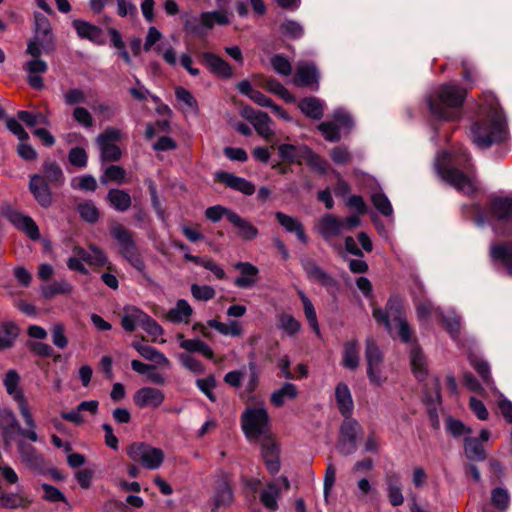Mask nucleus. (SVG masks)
I'll list each match as a JSON object with an SVG mask.
<instances>
[{"mask_svg": "<svg viewBox=\"0 0 512 512\" xmlns=\"http://www.w3.org/2000/svg\"><path fill=\"white\" fill-rule=\"evenodd\" d=\"M434 167L442 181L463 194L471 195L479 188L471 155L462 146L438 152Z\"/></svg>", "mask_w": 512, "mask_h": 512, "instance_id": "f257e3e1", "label": "nucleus"}, {"mask_svg": "<svg viewBox=\"0 0 512 512\" xmlns=\"http://www.w3.org/2000/svg\"><path fill=\"white\" fill-rule=\"evenodd\" d=\"M372 315L377 322L383 324L393 339L399 338L403 343L411 341L412 329L407 322L403 301L399 296H390L384 309L374 307Z\"/></svg>", "mask_w": 512, "mask_h": 512, "instance_id": "f03ea898", "label": "nucleus"}, {"mask_svg": "<svg viewBox=\"0 0 512 512\" xmlns=\"http://www.w3.org/2000/svg\"><path fill=\"white\" fill-rule=\"evenodd\" d=\"M466 96V89L452 83L444 84L437 98L429 97V111L436 119L455 121L461 116Z\"/></svg>", "mask_w": 512, "mask_h": 512, "instance_id": "7ed1b4c3", "label": "nucleus"}, {"mask_svg": "<svg viewBox=\"0 0 512 512\" xmlns=\"http://www.w3.org/2000/svg\"><path fill=\"white\" fill-rule=\"evenodd\" d=\"M20 379L19 373L15 369H10L4 375L3 385L7 394L17 403L20 415L28 427L27 430L21 431L23 436L31 442H37L39 437L36 432V421L20 387Z\"/></svg>", "mask_w": 512, "mask_h": 512, "instance_id": "20e7f679", "label": "nucleus"}, {"mask_svg": "<svg viewBox=\"0 0 512 512\" xmlns=\"http://www.w3.org/2000/svg\"><path fill=\"white\" fill-rule=\"evenodd\" d=\"M241 428L249 441H257L269 431V415L263 405L247 407L241 415Z\"/></svg>", "mask_w": 512, "mask_h": 512, "instance_id": "39448f33", "label": "nucleus"}, {"mask_svg": "<svg viewBox=\"0 0 512 512\" xmlns=\"http://www.w3.org/2000/svg\"><path fill=\"white\" fill-rule=\"evenodd\" d=\"M110 234L118 243L121 256L137 271L143 273L145 263L136 247L131 232L122 225H115L111 228Z\"/></svg>", "mask_w": 512, "mask_h": 512, "instance_id": "423d86ee", "label": "nucleus"}, {"mask_svg": "<svg viewBox=\"0 0 512 512\" xmlns=\"http://www.w3.org/2000/svg\"><path fill=\"white\" fill-rule=\"evenodd\" d=\"M425 316L439 318L452 339L459 342L461 318L454 309L434 308L430 302L418 303V320Z\"/></svg>", "mask_w": 512, "mask_h": 512, "instance_id": "0eeeda50", "label": "nucleus"}, {"mask_svg": "<svg viewBox=\"0 0 512 512\" xmlns=\"http://www.w3.org/2000/svg\"><path fill=\"white\" fill-rule=\"evenodd\" d=\"M127 455L136 463L149 470L158 469L164 461V452L144 442H134L127 448Z\"/></svg>", "mask_w": 512, "mask_h": 512, "instance_id": "6e6552de", "label": "nucleus"}, {"mask_svg": "<svg viewBox=\"0 0 512 512\" xmlns=\"http://www.w3.org/2000/svg\"><path fill=\"white\" fill-rule=\"evenodd\" d=\"M420 381L425 382L423 385V401L428 404L431 417H434L436 416V405L441 401L438 379L428 374L427 370L424 368L422 357L418 353V382Z\"/></svg>", "mask_w": 512, "mask_h": 512, "instance_id": "1a4fd4ad", "label": "nucleus"}, {"mask_svg": "<svg viewBox=\"0 0 512 512\" xmlns=\"http://www.w3.org/2000/svg\"><path fill=\"white\" fill-rule=\"evenodd\" d=\"M481 110L483 114H485V118L489 123L487 128H507V117L506 114L501 107L499 100L497 97L488 93L484 95V100L481 106ZM470 128H483L478 122L473 123Z\"/></svg>", "mask_w": 512, "mask_h": 512, "instance_id": "9d476101", "label": "nucleus"}, {"mask_svg": "<svg viewBox=\"0 0 512 512\" xmlns=\"http://www.w3.org/2000/svg\"><path fill=\"white\" fill-rule=\"evenodd\" d=\"M362 433L360 424L351 417H346L340 427V439L337 449L340 454L347 456L357 449V436Z\"/></svg>", "mask_w": 512, "mask_h": 512, "instance_id": "9b49d317", "label": "nucleus"}, {"mask_svg": "<svg viewBox=\"0 0 512 512\" xmlns=\"http://www.w3.org/2000/svg\"><path fill=\"white\" fill-rule=\"evenodd\" d=\"M1 214L8 219L16 228L25 232L31 240H39L40 231L36 222L28 215H25L12 206L2 208Z\"/></svg>", "mask_w": 512, "mask_h": 512, "instance_id": "f8f14e48", "label": "nucleus"}, {"mask_svg": "<svg viewBox=\"0 0 512 512\" xmlns=\"http://www.w3.org/2000/svg\"><path fill=\"white\" fill-rule=\"evenodd\" d=\"M282 488L284 490H288L290 488V482L288 478L284 476L280 477L279 480L267 483L265 488L260 492V502L267 510L276 511L278 509V500L280 498Z\"/></svg>", "mask_w": 512, "mask_h": 512, "instance_id": "ddd939ff", "label": "nucleus"}, {"mask_svg": "<svg viewBox=\"0 0 512 512\" xmlns=\"http://www.w3.org/2000/svg\"><path fill=\"white\" fill-rule=\"evenodd\" d=\"M469 138L479 149H488L505 143L509 139L508 130H470Z\"/></svg>", "mask_w": 512, "mask_h": 512, "instance_id": "4468645a", "label": "nucleus"}, {"mask_svg": "<svg viewBox=\"0 0 512 512\" xmlns=\"http://www.w3.org/2000/svg\"><path fill=\"white\" fill-rule=\"evenodd\" d=\"M293 83L299 87H307L312 91L319 89V71L314 63L299 62L296 67Z\"/></svg>", "mask_w": 512, "mask_h": 512, "instance_id": "2eb2a0df", "label": "nucleus"}, {"mask_svg": "<svg viewBox=\"0 0 512 512\" xmlns=\"http://www.w3.org/2000/svg\"><path fill=\"white\" fill-rule=\"evenodd\" d=\"M118 130H106L97 138V144L100 148V155L104 161H116L121 156L119 147L115 144L118 139Z\"/></svg>", "mask_w": 512, "mask_h": 512, "instance_id": "dca6fc26", "label": "nucleus"}, {"mask_svg": "<svg viewBox=\"0 0 512 512\" xmlns=\"http://www.w3.org/2000/svg\"><path fill=\"white\" fill-rule=\"evenodd\" d=\"M49 185L41 174L30 175L29 190L36 202L43 208H48L52 204V193Z\"/></svg>", "mask_w": 512, "mask_h": 512, "instance_id": "f3484780", "label": "nucleus"}, {"mask_svg": "<svg viewBox=\"0 0 512 512\" xmlns=\"http://www.w3.org/2000/svg\"><path fill=\"white\" fill-rule=\"evenodd\" d=\"M490 209L493 217L507 226V232L512 231V197H496L492 199Z\"/></svg>", "mask_w": 512, "mask_h": 512, "instance_id": "a211bd4d", "label": "nucleus"}, {"mask_svg": "<svg viewBox=\"0 0 512 512\" xmlns=\"http://www.w3.org/2000/svg\"><path fill=\"white\" fill-rule=\"evenodd\" d=\"M215 177L218 181L225 184L227 187L238 191L246 196H251L255 193V185L243 177H239L229 172H217Z\"/></svg>", "mask_w": 512, "mask_h": 512, "instance_id": "6ab92c4d", "label": "nucleus"}, {"mask_svg": "<svg viewBox=\"0 0 512 512\" xmlns=\"http://www.w3.org/2000/svg\"><path fill=\"white\" fill-rule=\"evenodd\" d=\"M164 399V393L154 387H142L133 396L134 403L140 408L148 406L157 408L164 402Z\"/></svg>", "mask_w": 512, "mask_h": 512, "instance_id": "aec40b11", "label": "nucleus"}, {"mask_svg": "<svg viewBox=\"0 0 512 512\" xmlns=\"http://www.w3.org/2000/svg\"><path fill=\"white\" fill-rule=\"evenodd\" d=\"M234 267L240 272V276L234 280L235 286L248 289L257 283L259 269L255 265L250 262H237Z\"/></svg>", "mask_w": 512, "mask_h": 512, "instance_id": "412c9836", "label": "nucleus"}, {"mask_svg": "<svg viewBox=\"0 0 512 512\" xmlns=\"http://www.w3.org/2000/svg\"><path fill=\"white\" fill-rule=\"evenodd\" d=\"M261 453L267 470L271 474H276L280 470V451L276 443L270 438L264 439L261 444Z\"/></svg>", "mask_w": 512, "mask_h": 512, "instance_id": "4be33fe9", "label": "nucleus"}, {"mask_svg": "<svg viewBox=\"0 0 512 512\" xmlns=\"http://www.w3.org/2000/svg\"><path fill=\"white\" fill-rule=\"evenodd\" d=\"M344 230V224L332 214H325L318 223V231L325 241L329 242L333 237L339 236Z\"/></svg>", "mask_w": 512, "mask_h": 512, "instance_id": "5701e85b", "label": "nucleus"}, {"mask_svg": "<svg viewBox=\"0 0 512 512\" xmlns=\"http://www.w3.org/2000/svg\"><path fill=\"white\" fill-rule=\"evenodd\" d=\"M204 63L209 68L210 72L222 78H231L233 69L231 65L218 55L211 52H204L202 54Z\"/></svg>", "mask_w": 512, "mask_h": 512, "instance_id": "b1692460", "label": "nucleus"}, {"mask_svg": "<svg viewBox=\"0 0 512 512\" xmlns=\"http://www.w3.org/2000/svg\"><path fill=\"white\" fill-rule=\"evenodd\" d=\"M146 314L143 310L139 309L136 306H125L123 308V313L121 317V326L126 332H133L136 330L138 326L141 327V324L146 317Z\"/></svg>", "mask_w": 512, "mask_h": 512, "instance_id": "393cba45", "label": "nucleus"}, {"mask_svg": "<svg viewBox=\"0 0 512 512\" xmlns=\"http://www.w3.org/2000/svg\"><path fill=\"white\" fill-rule=\"evenodd\" d=\"M131 345L145 360L154 362L158 366L170 367V360L156 348L142 344L139 341H133Z\"/></svg>", "mask_w": 512, "mask_h": 512, "instance_id": "a878e982", "label": "nucleus"}, {"mask_svg": "<svg viewBox=\"0 0 512 512\" xmlns=\"http://www.w3.org/2000/svg\"><path fill=\"white\" fill-rule=\"evenodd\" d=\"M73 27L80 38L96 44L103 43V33L98 26L84 20H74Z\"/></svg>", "mask_w": 512, "mask_h": 512, "instance_id": "bb28decb", "label": "nucleus"}, {"mask_svg": "<svg viewBox=\"0 0 512 512\" xmlns=\"http://www.w3.org/2000/svg\"><path fill=\"white\" fill-rule=\"evenodd\" d=\"M193 314V308L185 299H179L175 306L167 312L166 318L173 324L188 323Z\"/></svg>", "mask_w": 512, "mask_h": 512, "instance_id": "cd10ccee", "label": "nucleus"}, {"mask_svg": "<svg viewBox=\"0 0 512 512\" xmlns=\"http://www.w3.org/2000/svg\"><path fill=\"white\" fill-rule=\"evenodd\" d=\"M491 260L502 264L509 275H512V244H497L490 248Z\"/></svg>", "mask_w": 512, "mask_h": 512, "instance_id": "c85d7f7f", "label": "nucleus"}, {"mask_svg": "<svg viewBox=\"0 0 512 512\" xmlns=\"http://www.w3.org/2000/svg\"><path fill=\"white\" fill-rule=\"evenodd\" d=\"M177 341L179 346L188 352L200 353L207 359L214 357V352L211 347L199 338L186 339L182 334H178Z\"/></svg>", "mask_w": 512, "mask_h": 512, "instance_id": "c756f323", "label": "nucleus"}, {"mask_svg": "<svg viewBox=\"0 0 512 512\" xmlns=\"http://www.w3.org/2000/svg\"><path fill=\"white\" fill-rule=\"evenodd\" d=\"M175 98L179 109L185 115H196L198 113V103L190 91L179 86L175 89Z\"/></svg>", "mask_w": 512, "mask_h": 512, "instance_id": "7c9ffc66", "label": "nucleus"}, {"mask_svg": "<svg viewBox=\"0 0 512 512\" xmlns=\"http://www.w3.org/2000/svg\"><path fill=\"white\" fill-rule=\"evenodd\" d=\"M335 399L340 413L346 418L353 411V400L349 387L345 383H338L335 388Z\"/></svg>", "mask_w": 512, "mask_h": 512, "instance_id": "2f4dec72", "label": "nucleus"}, {"mask_svg": "<svg viewBox=\"0 0 512 512\" xmlns=\"http://www.w3.org/2000/svg\"><path fill=\"white\" fill-rule=\"evenodd\" d=\"M275 217L279 224L290 233H295L298 240L304 244L307 243L308 238L303 230V226L295 217L284 214L283 212H276Z\"/></svg>", "mask_w": 512, "mask_h": 512, "instance_id": "473e14b6", "label": "nucleus"}, {"mask_svg": "<svg viewBox=\"0 0 512 512\" xmlns=\"http://www.w3.org/2000/svg\"><path fill=\"white\" fill-rule=\"evenodd\" d=\"M360 363V349L357 340H349L343 346L342 365L349 370H355Z\"/></svg>", "mask_w": 512, "mask_h": 512, "instance_id": "72a5a7b5", "label": "nucleus"}, {"mask_svg": "<svg viewBox=\"0 0 512 512\" xmlns=\"http://www.w3.org/2000/svg\"><path fill=\"white\" fill-rule=\"evenodd\" d=\"M302 266L307 276L311 280L318 281L323 286H331L335 284V281L330 277L315 261L311 259H305L302 261Z\"/></svg>", "mask_w": 512, "mask_h": 512, "instance_id": "f704fd0d", "label": "nucleus"}, {"mask_svg": "<svg viewBox=\"0 0 512 512\" xmlns=\"http://www.w3.org/2000/svg\"><path fill=\"white\" fill-rule=\"evenodd\" d=\"M356 124L354 116L345 108H337L332 113V123H322L317 128H351Z\"/></svg>", "mask_w": 512, "mask_h": 512, "instance_id": "c9c22d12", "label": "nucleus"}, {"mask_svg": "<svg viewBox=\"0 0 512 512\" xmlns=\"http://www.w3.org/2000/svg\"><path fill=\"white\" fill-rule=\"evenodd\" d=\"M231 224L237 228L238 236L245 241H252L259 234L256 226L247 219L242 218L237 213L231 214Z\"/></svg>", "mask_w": 512, "mask_h": 512, "instance_id": "e433bc0d", "label": "nucleus"}, {"mask_svg": "<svg viewBox=\"0 0 512 512\" xmlns=\"http://www.w3.org/2000/svg\"><path fill=\"white\" fill-rule=\"evenodd\" d=\"M107 200L110 206L119 212L127 211L132 204L129 193L121 189H110L107 193Z\"/></svg>", "mask_w": 512, "mask_h": 512, "instance_id": "4c0bfd02", "label": "nucleus"}, {"mask_svg": "<svg viewBox=\"0 0 512 512\" xmlns=\"http://www.w3.org/2000/svg\"><path fill=\"white\" fill-rule=\"evenodd\" d=\"M0 429L4 434H8L14 430H18L19 434L25 438L21 431L27 430L28 427L22 428L17 420L15 413L8 407L0 410Z\"/></svg>", "mask_w": 512, "mask_h": 512, "instance_id": "58836bf2", "label": "nucleus"}, {"mask_svg": "<svg viewBox=\"0 0 512 512\" xmlns=\"http://www.w3.org/2000/svg\"><path fill=\"white\" fill-rule=\"evenodd\" d=\"M303 114L312 118L320 119L323 116L324 102L316 97H306L298 104Z\"/></svg>", "mask_w": 512, "mask_h": 512, "instance_id": "ea45409f", "label": "nucleus"}, {"mask_svg": "<svg viewBox=\"0 0 512 512\" xmlns=\"http://www.w3.org/2000/svg\"><path fill=\"white\" fill-rule=\"evenodd\" d=\"M207 325L224 336L238 337L243 333L242 326L235 320L223 323L216 319H210L207 321Z\"/></svg>", "mask_w": 512, "mask_h": 512, "instance_id": "a19ab883", "label": "nucleus"}, {"mask_svg": "<svg viewBox=\"0 0 512 512\" xmlns=\"http://www.w3.org/2000/svg\"><path fill=\"white\" fill-rule=\"evenodd\" d=\"M298 296L303 304V310L306 317V320L309 324V326L312 328V330L315 332V334L320 338L321 330L319 327L318 319L316 310L314 308L313 303L311 300L307 297V295L303 291H298Z\"/></svg>", "mask_w": 512, "mask_h": 512, "instance_id": "79ce46f5", "label": "nucleus"}, {"mask_svg": "<svg viewBox=\"0 0 512 512\" xmlns=\"http://www.w3.org/2000/svg\"><path fill=\"white\" fill-rule=\"evenodd\" d=\"M44 179L53 186H62L65 181V176L60 166L53 161H45L43 163Z\"/></svg>", "mask_w": 512, "mask_h": 512, "instance_id": "37998d69", "label": "nucleus"}, {"mask_svg": "<svg viewBox=\"0 0 512 512\" xmlns=\"http://www.w3.org/2000/svg\"><path fill=\"white\" fill-rule=\"evenodd\" d=\"M370 199L375 209L383 216H393L394 211L391 202L381 188L371 191Z\"/></svg>", "mask_w": 512, "mask_h": 512, "instance_id": "c03bdc74", "label": "nucleus"}, {"mask_svg": "<svg viewBox=\"0 0 512 512\" xmlns=\"http://www.w3.org/2000/svg\"><path fill=\"white\" fill-rule=\"evenodd\" d=\"M464 452L470 461H484L486 453L478 438L466 437L464 441Z\"/></svg>", "mask_w": 512, "mask_h": 512, "instance_id": "a18cd8bd", "label": "nucleus"}, {"mask_svg": "<svg viewBox=\"0 0 512 512\" xmlns=\"http://www.w3.org/2000/svg\"><path fill=\"white\" fill-rule=\"evenodd\" d=\"M181 19L184 29L192 34L203 36L209 30L203 21L202 13L198 16L184 13L181 15Z\"/></svg>", "mask_w": 512, "mask_h": 512, "instance_id": "49530a36", "label": "nucleus"}, {"mask_svg": "<svg viewBox=\"0 0 512 512\" xmlns=\"http://www.w3.org/2000/svg\"><path fill=\"white\" fill-rule=\"evenodd\" d=\"M30 501L24 498L20 493L16 492H0V507L5 509L25 508Z\"/></svg>", "mask_w": 512, "mask_h": 512, "instance_id": "de8ad7c7", "label": "nucleus"}, {"mask_svg": "<svg viewBox=\"0 0 512 512\" xmlns=\"http://www.w3.org/2000/svg\"><path fill=\"white\" fill-rule=\"evenodd\" d=\"M306 145H292V144H281L278 147L279 156L286 161L291 163H301L304 157L305 152L304 148H307Z\"/></svg>", "mask_w": 512, "mask_h": 512, "instance_id": "09e8293b", "label": "nucleus"}, {"mask_svg": "<svg viewBox=\"0 0 512 512\" xmlns=\"http://www.w3.org/2000/svg\"><path fill=\"white\" fill-rule=\"evenodd\" d=\"M298 395L294 384L286 382L280 389L271 394V403L276 407H281L287 399H295Z\"/></svg>", "mask_w": 512, "mask_h": 512, "instance_id": "8fccbe9b", "label": "nucleus"}, {"mask_svg": "<svg viewBox=\"0 0 512 512\" xmlns=\"http://www.w3.org/2000/svg\"><path fill=\"white\" fill-rule=\"evenodd\" d=\"M233 498V491L230 484L225 479L219 481L214 493L215 506H229L232 503Z\"/></svg>", "mask_w": 512, "mask_h": 512, "instance_id": "3c124183", "label": "nucleus"}, {"mask_svg": "<svg viewBox=\"0 0 512 512\" xmlns=\"http://www.w3.org/2000/svg\"><path fill=\"white\" fill-rule=\"evenodd\" d=\"M34 21H35L34 37H37V39H43L44 41H48V42L52 43L53 36L51 33V25H50V21L48 20V18L41 13H35Z\"/></svg>", "mask_w": 512, "mask_h": 512, "instance_id": "603ef678", "label": "nucleus"}, {"mask_svg": "<svg viewBox=\"0 0 512 512\" xmlns=\"http://www.w3.org/2000/svg\"><path fill=\"white\" fill-rule=\"evenodd\" d=\"M72 291L73 287L66 280L54 281L53 283L41 287V295L45 299H51L58 294L68 295L71 294Z\"/></svg>", "mask_w": 512, "mask_h": 512, "instance_id": "864d4df0", "label": "nucleus"}, {"mask_svg": "<svg viewBox=\"0 0 512 512\" xmlns=\"http://www.w3.org/2000/svg\"><path fill=\"white\" fill-rule=\"evenodd\" d=\"M387 493L390 503L393 506H399L403 503L404 497L401 490V483L396 475L386 477Z\"/></svg>", "mask_w": 512, "mask_h": 512, "instance_id": "5fc2aeb1", "label": "nucleus"}, {"mask_svg": "<svg viewBox=\"0 0 512 512\" xmlns=\"http://www.w3.org/2000/svg\"><path fill=\"white\" fill-rule=\"evenodd\" d=\"M18 334V327L14 323H0V349L10 348L18 337Z\"/></svg>", "mask_w": 512, "mask_h": 512, "instance_id": "6e6d98bb", "label": "nucleus"}, {"mask_svg": "<svg viewBox=\"0 0 512 512\" xmlns=\"http://www.w3.org/2000/svg\"><path fill=\"white\" fill-rule=\"evenodd\" d=\"M20 140V144L17 147L18 155L24 160H35L37 158L36 150L29 145L26 140L28 139V134L26 130H11Z\"/></svg>", "mask_w": 512, "mask_h": 512, "instance_id": "4d7b16f0", "label": "nucleus"}, {"mask_svg": "<svg viewBox=\"0 0 512 512\" xmlns=\"http://www.w3.org/2000/svg\"><path fill=\"white\" fill-rule=\"evenodd\" d=\"M277 328L288 337L295 336L301 329V323L290 314H280Z\"/></svg>", "mask_w": 512, "mask_h": 512, "instance_id": "13d9d810", "label": "nucleus"}, {"mask_svg": "<svg viewBox=\"0 0 512 512\" xmlns=\"http://www.w3.org/2000/svg\"><path fill=\"white\" fill-rule=\"evenodd\" d=\"M365 359L367 367L383 364V354L377 343L371 338L366 339L365 342Z\"/></svg>", "mask_w": 512, "mask_h": 512, "instance_id": "bf43d9fd", "label": "nucleus"}, {"mask_svg": "<svg viewBox=\"0 0 512 512\" xmlns=\"http://www.w3.org/2000/svg\"><path fill=\"white\" fill-rule=\"evenodd\" d=\"M18 452L20 454L21 461L30 467H36L42 462V457L36 452L35 448L31 445L19 442Z\"/></svg>", "mask_w": 512, "mask_h": 512, "instance_id": "052dcab7", "label": "nucleus"}, {"mask_svg": "<svg viewBox=\"0 0 512 512\" xmlns=\"http://www.w3.org/2000/svg\"><path fill=\"white\" fill-rule=\"evenodd\" d=\"M129 93L134 100L141 103L148 99H151L155 104L160 102V98L152 94L138 78H135V85L129 89Z\"/></svg>", "mask_w": 512, "mask_h": 512, "instance_id": "680f3d73", "label": "nucleus"}, {"mask_svg": "<svg viewBox=\"0 0 512 512\" xmlns=\"http://www.w3.org/2000/svg\"><path fill=\"white\" fill-rule=\"evenodd\" d=\"M303 151L305 152V154L302 161H305L312 170L320 174L327 173L329 166L327 161L322 159L317 154L313 153V151L309 147L304 148Z\"/></svg>", "mask_w": 512, "mask_h": 512, "instance_id": "e2e57ef3", "label": "nucleus"}, {"mask_svg": "<svg viewBox=\"0 0 512 512\" xmlns=\"http://www.w3.org/2000/svg\"><path fill=\"white\" fill-rule=\"evenodd\" d=\"M202 18L209 30L212 29L215 24L223 26L230 23V18L227 11L203 12Z\"/></svg>", "mask_w": 512, "mask_h": 512, "instance_id": "0e129e2a", "label": "nucleus"}, {"mask_svg": "<svg viewBox=\"0 0 512 512\" xmlns=\"http://www.w3.org/2000/svg\"><path fill=\"white\" fill-rule=\"evenodd\" d=\"M236 212L224 207L222 205H214L210 206L205 210V217L213 222L217 223L219 222L223 217H226L227 220L231 223V214H235Z\"/></svg>", "mask_w": 512, "mask_h": 512, "instance_id": "69168bd1", "label": "nucleus"}, {"mask_svg": "<svg viewBox=\"0 0 512 512\" xmlns=\"http://www.w3.org/2000/svg\"><path fill=\"white\" fill-rule=\"evenodd\" d=\"M17 116L20 121L24 122L29 127H34L37 125H43V126L50 125V122L48 121L47 117L45 115H43L42 113L19 111Z\"/></svg>", "mask_w": 512, "mask_h": 512, "instance_id": "338daca9", "label": "nucleus"}, {"mask_svg": "<svg viewBox=\"0 0 512 512\" xmlns=\"http://www.w3.org/2000/svg\"><path fill=\"white\" fill-rule=\"evenodd\" d=\"M126 176V171L117 165L108 166L103 175L100 177V181L102 184H107L110 181H114L117 183H123Z\"/></svg>", "mask_w": 512, "mask_h": 512, "instance_id": "774afa93", "label": "nucleus"}]
</instances>
